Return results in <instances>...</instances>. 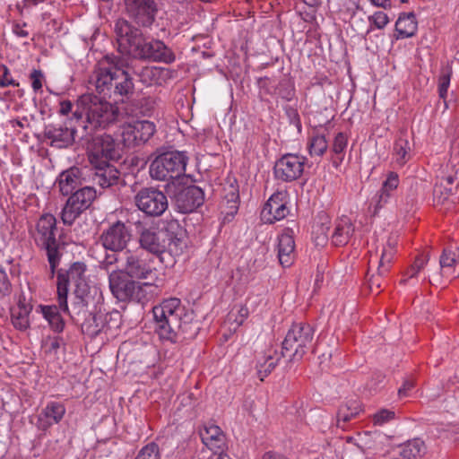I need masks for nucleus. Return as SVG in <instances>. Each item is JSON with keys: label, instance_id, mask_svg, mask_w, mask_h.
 Segmentation results:
<instances>
[{"label": "nucleus", "instance_id": "45", "mask_svg": "<svg viewBox=\"0 0 459 459\" xmlns=\"http://www.w3.org/2000/svg\"><path fill=\"white\" fill-rule=\"evenodd\" d=\"M368 21L378 30L384 29L389 22V18L386 13L382 11L374 13L373 15L368 17Z\"/></svg>", "mask_w": 459, "mask_h": 459}, {"label": "nucleus", "instance_id": "6", "mask_svg": "<svg viewBox=\"0 0 459 459\" xmlns=\"http://www.w3.org/2000/svg\"><path fill=\"white\" fill-rule=\"evenodd\" d=\"M36 230L39 235V238L36 241H39L38 245L46 250L49 264L50 278H54L62 257L60 243L56 238L57 231L56 217L50 213L41 215L37 222Z\"/></svg>", "mask_w": 459, "mask_h": 459}, {"label": "nucleus", "instance_id": "31", "mask_svg": "<svg viewBox=\"0 0 459 459\" xmlns=\"http://www.w3.org/2000/svg\"><path fill=\"white\" fill-rule=\"evenodd\" d=\"M44 318L48 322L50 328L56 333H62L65 328V321L60 314L59 309L62 308L56 305H39Z\"/></svg>", "mask_w": 459, "mask_h": 459}, {"label": "nucleus", "instance_id": "20", "mask_svg": "<svg viewBox=\"0 0 459 459\" xmlns=\"http://www.w3.org/2000/svg\"><path fill=\"white\" fill-rule=\"evenodd\" d=\"M155 133L152 122L143 120L136 121L124 126L121 137L125 147L134 148L145 143Z\"/></svg>", "mask_w": 459, "mask_h": 459}, {"label": "nucleus", "instance_id": "14", "mask_svg": "<svg viewBox=\"0 0 459 459\" xmlns=\"http://www.w3.org/2000/svg\"><path fill=\"white\" fill-rule=\"evenodd\" d=\"M135 204L140 211L148 216L158 217L169 207L166 195L156 187H143L134 197Z\"/></svg>", "mask_w": 459, "mask_h": 459}, {"label": "nucleus", "instance_id": "15", "mask_svg": "<svg viewBox=\"0 0 459 459\" xmlns=\"http://www.w3.org/2000/svg\"><path fill=\"white\" fill-rule=\"evenodd\" d=\"M126 13L138 26L151 27L158 13L155 0H124Z\"/></svg>", "mask_w": 459, "mask_h": 459}, {"label": "nucleus", "instance_id": "29", "mask_svg": "<svg viewBox=\"0 0 459 459\" xmlns=\"http://www.w3.org/2000/svg\"><path fill=\"white\" fill-rule=\"evenodd\" d=\"M295 241L289 233H283L279 237L278 259L283 267H289L293 262Z\"/></svg>", "mask_w": 459, "mask_h": 459}, {"label": "nucleus", "instance_id": "48", "mask_svg": "<svg viewBox=\"0 0 459 459\" xmlns=\"http://www.w3.org/2000/svg\"><path fill=\"white\" fill-rule=\"evenodd\" d=\"M0 69L3 71V74L0 77V87L4 88L8 86H19V82L10 77V71L6 65H2Z\"/></svg>", "mask_w": 459, "mask_h": 459}, {"label": "nucleus", "instance_id": "18", "mask_svg": "<svg viewBox=\"0 0 459 459\" xmlns=\"http://www.w3.org/2000/svg\"><path fill=\"white\" fill-rule=\"evenodd\" d=\"M133 56L142 60L159 61L166 64H170L175 60L174 53L162 41L146 40L144 37L143 42L134 51Z\"/></svg>", "mask_w": 459, "mask_h": 459}, {"label": "nucleus", "instance_id": "58", "mask_svg": "<svg viewBox=\"0 0 459 459\" xmlns=\"http://www.w3.org/2000/svg\"><path fill=\"white\" fill-rule=\"evenodd\" d=\"M226 197H227L228 203H231L230 213L231 214L236 213L238 209V200L239 198L238 190H234V191L230 192V194L227 195Z\"/></svg>", "mask_w": 459, "mask_h": 459}, {"label": "nucleus", "instance_id": "42", "mask_svg": "<svg viewBox=\"0 0 459 459\" xmlns=\"http://www.w3.org/2000/svg\"><path fill=\"white\" fill-rule=\"evenodd\" d=\"M276 361L273 359L272 356H268L263 363L260 361L257 362L256 368H257V375L261 381L264 380V377H266L272 370L275 368Z\"/></svg>", "mask_w": 459, "mask_h": 459}, {"label": "nucleus", "instance_id": "60", "mask_svg": "<svg viewBox=\"0 0 459 459\" xmlns=\"http://www.w3.org/2000/svg\"><path fill=\"white\" fill-rule=\"evenodd\" d=\"M414 387V382L411 379H406L403 385L398 390V394L400 397L407 396L408 392Z\"/></svg>", "mask_w": 459, "mask_h": 459}, {"label": "nucleus", "instance_id": "34", "mask_svg": "<svg viewBox=\"0 0 459 459\" xmlns=\"http://www.w3.org/2000/svg\"><path fill=\"white\" fill-rule=\"evenodd\" d=\"M103 61L107 62L108 66H100L97 71H95L94 74L105 72H110L111 74L115 73L117 74V72H129V66L126 60L119 56L107 55L104 56Z\"/></svg>", "mask_w": 459, "mask_h": 459}, {"label": "nucleus", "instance_id": "10", "mask_svg": "<svg viewBox=\"0 0 459 459\" xmlns=\"http://www.w3.org/2000/svg\"><path fill=\"white\" fill-rule=\"evenodd\" d=\"M86 271L87 266L83 262L73 263L68 270L62 268L57 270V301L62 309L67 310V296L71 281L74 283V290H78L83 284H88Z\"/></svg>", "mask_w": 459, "mask_h": 459}, {"label": "nucleus", "instance_id": "51", "mask_svg": "<svg viewBox=\"0 0 459 459\" xmlns=\"http://www.w3.org/2000/svg\"><path fill=\"white\" fill-rule=\"evenodd\" d=\"M347 146V137L343 133H338L333 140V151L336 154H342Z\"/></svg>", "mask_w": 459, "mask_h": 459}, {"label": "nucleus", "instance_id": "25", "mask_svg": "<svg viewBox=\"0 0 459 459\" xmlns=\"http://www.w3.org/2000/svg\"><path fill=\"white\" fill-rule=\"evenodd\" d=\"M72 321L76 325H79L82 333L88 335L91 339H93L103 333V313H101L100 308L94 312H91L89 316L78 317Z\"/></svg>", "mask_w": 459, "mask_h": 459}, {"label": "nucleus", "instance_id": "28", "mask_svg": "<svg viewBox=\"0 0 459 459\" xmlns=\"http://www.w3.org/2000/svg\"><path fill=\"white\" fill-rule=\"evenodd\" d=\"M418 22L413 12L400 13L395 22L396 39H407L415 35Z\"/></svg>", "mask_w": 459, "mask_h": 459}, {"label": "nucleus", "instance_id": "35", "mask_svg": "<svg viewBox=\"0 0 459 459\" xmlns=\"http://www.w3.org/2000/svg\"><path fill=\"white\" fill-rule=\"evenodd\" d=\"M30 309L31 307L20 304L18 310L12 312V323L15 328L19 330H26L29 327L28 316Z\"/></svg>", "mask_w": 459, "mask_h": 459}, {"label": "nucleus", "instance_id": "21", "mask_svg": "<svg viewBox=\"0 0 459 459\" xmlns=\"http://www.w3.org/2000/svg\"><path fill=\"white\" fill-rule=\"evenodd\" d=\"M100 239L105 249L119 252L126 247L131 239L130 230L125 223L117 221L102 232Z\"/></svg>", "mask_w": 459, "mask_h": 459}, {"label": "nucleus", "instance_id": "52", "mask_svg": "<svg viewBox=\"0 0 459 459\" xmlns=\"http://www.w3.org/2000/svg\"><path fill=\"white\" fill-rule=\"evenodd\" d=\"M285 113L290 120V123L294 125L298 131L300 133L302 126L297 109L292 107H287L285 108Z\"/></svg>", "mask_w": 459, "mask_h": 459}, {"label": "nucleus", "instance_id": "50", "mask_svg": "<svg viewBox=\"0 0 459 459\" xmlns=\"http://www.w3.org/2000/svg\"><path fill=\"white\" fill-rule=\"evenodd\" d=\"M30 79L31 81V87L34 91H38L42 88V80L44 79V74L39 69H33L30 74Z\"/></svg>", "mask_w": 459, "mask_h": 459}, {"label": "nucleus", "instance_id": "44", "mask_svg": "<svg viewBox=\"0 0 459 459\" xmlns=\"http://www.w3.org/2000/svg\"><path fill=\"white\" fill-rule=\"evenodd\" d=\"M118 256L117 252L111 251L109 254H106L104 258L100 261V268L105 270L108 274L113 270L112 267L117 263Z\"/></svg>", "mask_w": 459, "mask_h": 459}, {"label": "nucleus", "instance_id": "32", "mask_svg": "<svg viewBox=\"0 0 459 459\" xmlns=\"http://www.w3.org/2000/svg\"><path fill=\"white\" fill-rule=\"evenodd\" d=\"M458 185L455 187L447 186L445 182L437 183L433 189L434 201L437 204H445L451 198V204H455L459 199L457 196Z\"/></svg>", "mask_w": 459, "mask_h": 459}, {"label": "nucleus", "instance_id": "16", "mask_svg": "<svg viewBox=\"0 0 459 459\" xmlns=\"http://www.w3.org/2000/svg\"><path fill=\"white\" fill-rule=\"evenodd\" d=\"M114 32L121 53L133 55L139 44L143 42L142 30L125 19H118L115 22Z\"/></svg>", "mask_w": 459, "mask_h": 459}, {"label": "nucleus", "instance_id": "11", "mask_svg": "<svg viewBox=\"0 0 459 459\" xmlns=\"http://www.w3.org/2000/svg\"><path fill=\"white\" fill-rule=\"evenodd\" d=\"M74 299L71 308L67 306V310L62 309L64 313L70 316L72 320L82 316H89L91 312L100 308L98 306L101 298L96 287H91L89 284H83L74 290Z\"/></svg>", "mask_w": 459, "mask_h": 459}, {"label": "nucleus", "instance_id": "19", "mask_svg": "<svg viewBox=\"0 0 459 459\" xmlns=\"http://www.w3.org/2000/svg\"><path fill=\"white\" fill-rule=\"evenodd\" d=\"M173 198L178 212L189 213L195 211L204 204V194L202 188L191 185L177 187Z\"/></svg>", "mask_w": 459, "mask_h": 459}, {"label": "nucleus", "instance_id": "2", "mask_svg": "<svg viewBox=\"0 0 459 459\" xmlns=\"http://www.w3.org/2000/svg\"><path fill=\"white\" fill-rule=\"evenodd\" d=\"M184 229L178 220H168L162 226L144 228L139 236L140 247L160 257L163 263L164 254L170 256L178 255L182 252Z\"/></svg>", "mask_w": 459, "mask_h": 459}, {"label": "nucleus", "instance_id": "13", "mask_svg": "<svg viewBox=\"0 0 459 459\" xmlns=\"http://www.w3.org/2000/svg\"><path fill=\"white\" fill-rule=\"evenodd\" d=\"M123 149L110 134H103L92 138L89 160L90 162L108 160L117 161L122 158Z\"/></svg>", "mask_w": 459, "mask_h": 459}, {"label": "nucleus", "instance_id": "53", "mask_svg": "<svg viewBox=\"0 0 459 459\" xmlns=\"http://www.w3.org/2000/svg\"><path fill=\"white\" fill-rule=\"evenodd\" d=\"M11 292V282L4 270L0 265V294L3 296L9 295Z\"/></svg>", "mask_w": 459, "mask_h": 459}, {"label": "nucleus", "instance_id": "63", "mask_svg": "<svg viewBox=\"0 0 459 459\" xmlns=\"http://www.w3.org/2000/svg\"><path fill=\"white\" fill-rule=\"evenodd\" d=\"M384 275H372V277L368 280V287L370 289L371 291H374V290H377L381 285H382V281H381V277H383Z\"/></svg>", "mask_w": 459, "mask_h": 459}, {"label": "nucleus", "instance_id": "24", "mask_svg": "<svg viewBox=\"0 0 459 459\" xmlns=\"http://www.w3.org/2000/svg\"><path fill=\"white\" fill-rule=\"evenodd\" d=\"M91 168L88 169L89 183L100 186L101 188L111 187L118 183L120 172L107 161L91 162Z\"/></svg>", "mask_w": 459, "mask_h": 459}, {"label": "nucleus", "instance_id": "57", "mask_svg": "<svg viewBox=\"0 0 459 459\" xmlns=\"http://www.w3.org/2000/svg\"><path fill=\"white\" fill-rule=\"evenodd\" d=\"M386 250L384 249L378 262L377 273L378 275H385L390 269V264H386Z\"/></svg>", "mask_w": 459, "mask_h": 459}, {"label": "nucleus", "instance_id": "23", "mask_svg": "<svg viewBox=\"0 0 459 459\" xmlns=\"http://www.w3.org/2000/svg\"><path fill=\"white\" fill-rule=\"evenodd\" d=\"M77 131L60 124H48L44 126L43 135L49 145L56 149H67L75 143Z\"/></svg>", "mask_w": 459, "mask_h": 459}, {"label": "nucleus", "instance_id": "7", "mask_svg": "<svg viewBox=\"0 0 459 459\" xmlns=\"http://www.w3.org/2000/svg\"><path fill=\"white\" fill-rule=\"evenodd\" d=\"M314 328L308 324H293L288 331L281 347L283 357L290 361L301 360L304 355L313 348Z\"/></svg>", "mask_w": 459, "mask_h": 459}, {"label": "nucleus", "instance_id": "54", "mask_svg": "<svg viewBox=\"0 0 459 459\" xmlns=\"http://www.w3.org/2000/svg\"><path fill=\"white\" fill-rule=\"evenodd\" d=\"M450 83V74H444L440 77L438 85V93L441 99L446 100L447 94V89Z\"/></svg>", "mask_w": 459, "mask_h": 459}, {"label": "nucleus", "instance_id": "4", "mask_svg": "<svg viewBox=\"0 0 459 459\" xmlns=\"http://www.w3.org/2000/svg\"><path fill=\"white\" fill-rule=\"evenodd\" d=\"M103 95L82 94L78 101L82 112H85L89 124L94 127L106 128L118 121L122 116L118 107L106 100Z\"/></svg>", "mask_w": 459, "mask_h": 459}, {"label": "nucleus", "instance_id": "3", "mask_svg": "<svg viewBox=\"0 0 459 459\" xmlns=\"http://www.w3.org/2000/svg\"><path fill=\"white\" fill-rule=\"evenodd\" d=\"M152 160L149 173L152 179L160 181L179 180L186 175L188 157L186 152L156 149L149 157Z\"/></svg>", "mask_w": 459, "mask_h": 459}, {"label": "nucleus", "instance_id": "8", "mask_svg": "<svg viewBox=\"0 0 459 459\" xmlns=\"http://www.w3.org/2000/svg\"><path fill=\"white\" fill-rule=\"evenodd\" d=\"M108 284L112 295L121 302H141L145 298L144 286L151 282L136 281L119 270H112L108 275Z\"/></svg>", "mask_w": 459, "mask_h": 459}, {"label": "nucleus", "instance_id": "43", "mask_svg": "<svg viewBox=\"0 0 459 459\" xmlns=\"http://www.w3.org/2000/svg\"><path fill=\"white\" fill-rule=\"evenodd\" d=\"M457 262H459V255H456L455 251H453L451 248L448 247L444 248L439 259V264L441 269L452 267Z\"/></svg>", "mask_w": 459, "mask_h": 459}, {"label": "nucleus", "instance_id": "41", "mask_svg": "<svg viewBox=\"0 0 459 459\" xmlns=\"http://www.w3.org/2000/svg\"><path fill=\"white\" fill-rule=\"evenodd\" d=\"M408 150H410L408 140L403 137H399L394 145V152L398 156L397 161L399 163H404L406 161Z\"/></svg>", "mask_w": 459, "mask_h": 459}, {"label": "nucleus", "instance_id": "9", "mask_svg": "<svg viewBox=\"0 0 459 459\" xmlns=\"http://www.w3.org/2000/svg\"><path fill=\"white\" fill-rule=\"evenodd\" d=\"M96 197L97 191L94 186L87 184L72 193L61 212L63 223L71 226L82 212L91 206Z\"/></svg>", "mask_w": 459, "mask_h": 459}, {"label": "nucleus", "instance_id": "17", "mask_svg": "<svg viewBox=\"0 0 459 459\" xmlns=\"http://www.w3.org/2000/svg\"><path fill=\"white\" fill-rule=\"evenodd\" d=\"M306 157L298 154L286 153L276 160L273 174L277 179L291 182L302 175Z\"/></svg>", "mask_w": 459, "mask_h": 459}, {"label": "nucleus", "instance_id": "22", "mask_svg": "<svg viewBox=\"0 0 459 459\" xmlns=\"http://www.w3.org/2000/svg\"><path fill=\"white\" fill-rule=\"evenodd\" d=\"M87 168L73 166L62 171L57 178L59 191L63 195H71L78 188L89 183Z\"/></svg>", "mask_w": 459, "mask_h": 459}, {"label": "nucleus", "instance_id": "37", "mask_svg": "<svg viewBox=\"0 0 459 459\" xmlns=\"http://www.w3.org/2000/svg\"><path fill=\"white\" fill-rule=\"evenodd\" d=\"M328 143L324 135H314L308 143V152L311 156H322L327 150Z\"/></svg>", "mask_w": 459, "mask_h": 459}, {"label": "nucleus", "instance_id": "40", "mask_svg": "<svg viewBox=\"0 0 459 459\" xmlns=\"http://www.w3.org/2000/svg\"><path fill=\"white\" fill-rule=\"evenodd\" d=\"M398 185V174L391 171L388 173L386 179L383 182L380 191L384 194H387L388 197L391 198L393 192L397 188Z\"/></svg>", "mask_w": 459, "mask_h": 459}, {"label": "nucleus", "instance_id": "59", "mask_svg": "<svg viewBox=\"0 0 459 459\" xmlns=\"http://www.w3.org/2000/svg\"><path fill=\"white\" fill-rule=\"evenodd\" d=\"M205 432L208 435L207 438L211 440H221L220 437L221 436V430L218 426L212 425L210 427H205Z\"/></svg>", "mask_w": 459, "mask_h": 459}, {"label": "nucleus", "instance_id": "36", "mask_svg": "<svg viewBox=\"0 0 459 459\" xmlns=\"http://www.w3.org/2000/svg\"><path fill=\"white\" fill-rule=\"evenodd\" d=\"M168 71L158 67H144L141 74L140 78L143 83L152 84L159 83V79L163 76Z\"/></svg>", "mask_w": 459, "mask_h": 459}, {"label": "nucleus", "instance_id": "56", "mask_svg": "<svg viewBox=\"0 0 459 459\" xmlns=\"http://www.w3.org/2000/svg\"><path fill=\"white\" fill-rule=\"evenodd\" d=\"M386 250L384 249L378 262L377 273L378 275H385L390 269V264H386Z\"/></svg>", "mask_w": 459, "mask_h": 459}, {"label": "nucleus", "instance_id": "27", "mask_svg": "<svg viewBox=\"0 0 459 459\" xmlns=\"http://www.w3.org/2000/svg\"><path fill=\"white\" fill-rule=\"evenodd\" d=\"M283 194L277 192L273 194L265 203L262 213H268L272 218H268L269 223H273L275 221H280L285 218L289 212L286 204L282 202Z\"/></svg>", "mask_w": 459, "mask_h": 459}, {"label": "nucleus", "instance_id": "39", "mask_svg": "<svg viewBox=\"0 0 459 459\" xmlns=\"http://www.w3.org/2000/svg\"><path fill=\"white\" fill-rule=\"evenodd\" d=\"M134 459H160L159 446L154 442L147 444L138 452Z\"/></svg>", "mask_w": 459, "mask_h": 459}, {"label": "nucleus", "instance_id": "30", "mask_svg": "<svg viewBox=\"0 0 459 459\" xmlns=\"http://www.w3.org/2000/svg\"><path fill=\"white\" fill-rule=\"evenodd\" d=\"M426 453L425 443L420 438L409 440L398 448L393 459H418Z\"/></svg>", "mask_w": 459, "mask_h": 459}, {"label": "nucleus", "instance_id": "55", "mask_svg": "<svg viewBox=\"0 0 459 459\" xmlns=\"http://www.w3.org/2000/svg\"><path fill=\"white\" fill-rule=\"evenodd\" d=\"M357 415H353L352 412L349 411L348 407H340L337 412V422L338 426L340 425V422H348L351 419L355 418Z\"/></svg>", "mask_w": 459, "mask_h": 459}, {"label": "nucleus", "instance_id": "49", "mask_svg": "<svg viewBox=\"0 0 459 459\" xmlns=\"http://www.w3.org/2000/svg\"><path fill=\"white\" fill-rule=\"evenodd\" d=\"M394 415V411L382 409L374 415L373 420L375 424L382 425L390 420H393Z\"/></svg>", "mask_w": 459, "mask_h": 459}, {"label": "nucleus", "instance_id": "61", "mask_svg": "<svg viewBox=\"0 0 459 459\" xmlns=\"http://www.w3.org/2000/svg\"><path fill=\"white\" fill-rule=\"evenodd\" d=\"M341 407H348L349 411L352 412L353 415H359V413L361 411V406L359 402L354 400L350 401L346 403L345 404L342 405Z\"/></svg>", "mask_w": 459, "mask_h": 459}, {"label": "nucleus", "instance_id": "38", "mask_svg": "<svg viewBox=\"0 0 459 459\" xmlns=\"http://www.w3.org/2000/svg\"><path fill=\"white\" fill-rule=\"evenodd\" d=\"M104 329L103 333H107L108 331L118 329L122 324V315L117 310H113L103 314Z\"/></svg>", "mask_w": 459, "mask_h": 459}, {"label": "nucleus", "instance_id": "47", "mask_svg": "<svg viewBox=\"0 0 459 459\" xmlns=\"http://www.w3.org/2000/svg\"><path fill=\"white\" fill-rule=\"evenodd\" d=\"M429 259V254H421L418 255L413 263V264L411 267V274L409 275V278L415 277L418 273L425 266V264L428 263Z\"/></svg>", "mask_w": 459, "mask_h": 459}, {"label": "nucleus", "instance_id": "33", "mask_svg": "<svg viewBox=\"0 0 459 459\" xmlns=\"http://www.w3.org/2000/svg\"><path fill=\"white\" fill-rule=\"evenodd\" d=\"M355 231L354 226L349 219H342L335 227L332 235L335 246L346 245Z\"/></svg>", "mask_w": 459, "mask_h": 459}, {"label": "nucleus", "instance_id": "46", "mask_svg": "<svg viewBox=\"0 0 459 459\" xmlns=\"http://www.w3.org/2000/svg\"><path fill=\"white\" fill-rule=\"evenodd\" d=\"M278 94L286 100H290L294 96V90L290 87L289 80H282L277 87Z\"/></svg>", "mask_w": 459, "mask_h": 459}, {"label": "nucleus", "instance_id": "62", "mask_svg": "<svg viewBox=\"0 0 459 459\" xmlns=\"http://www.w3.org/2000/svg\"><path fill=\"white\" fill-rule=\"evenodd\" d=\"M64 344H65V342H64L63 338H61L59 336L54 337L49 343L48 351L56 353L57 351V350L61 347V345H64Z\"/></svg>", "mask_w": 459, "mask_h": 459}, {"label": "nucleus", "instance_id": "26", "mask_svg": "<svg viewBox=\"0 0 459 459\" xmlns=\"http://www.w3.org/2000/svg\"><path fill=\"white\" fill-rule=\"evenodd\" d=\"M65 413V408L63 403L58 402H50L42 410L39 415V426L42 429H47L54 424L61 421Z\"/></svg>", "mask_w": 459, "mask_h": 459}, {"label": "nucleus", "instance_id": "5", "mask_svg": "<svg viewBox=\"0 0 459 459\" xmlns=\"http://www.w3.org/2000/svg\"><path fill=\"white\" fill-rule=\"evenodd\" d=\"M95 88L99 95L113 99L114 102H124L134 93V79L130 72H110L94 74Z\"/></svg>", "mask_w": 459, "mask_h": 459}, {"label": "nucleus", "instance_id": "1", "mask_svg": "<svg viewBox=\"0 0 459 459\" xmlns=\"http://www.w3.org/2000/svg\"><path fill=\"white\" fill-rule=\"evenodd\" d=\"M155 332L160 338L172 343L193 340L201 326L193 310L181 306L179 299L172 298L152 307Z\"/></svg>", "mask_w": 459, "mask_h": 459}, {"label": "nucleus", "instance_id": "12", "mask_svg": "<svg viewBox=\"0 0 459 459\" xmlns=\"http://www.w3.org/2000/svg\"><path fill=\"white\" fill-rule=\"evenodd\" d=\"M118 270L139 281L140 280L154 281L157 279V270L152 265V260L143 252L126 251L123 268Z\"/></svg>", "mask_w": 459, "mask_h": 459}, {"label": "nucleus", "instance_id": "64", "mask_svg": "<svg viewBox=\"0 0 459 459\" xmlns=\"http://www.w3.org/2000/svg\"><path fill=\"white\" fill-rule=\"evenodd\" d=\"M376 197L377 198V204H376V210H375V212L378 210V209H381L387 202L388 200L390 199L388 197V195L387 194H384L383 192L379 191V193L376 195Z\"/></svg>", "mask_w": 459, "mask_h": 459}]
</instances>
